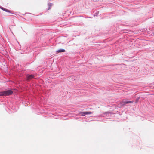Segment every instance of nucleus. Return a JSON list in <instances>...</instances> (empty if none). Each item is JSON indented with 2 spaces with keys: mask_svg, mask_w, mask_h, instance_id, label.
Returning a JSON list of instances; mask_svg holds the SVG:
<instances>
[{
  "mask_svg": "<svg viewBox=\"0 0 154 154\" xmlns=\"http://www.w3.org/2000/svg\"><path fill=\"white\" fill-rule=\"evenodd\" d=\"M139 97H137L136 99V103H137V101H138V100H139Z\"/></svg>",
  "mask_w": 154,
  "mask_h": 154,
  "instance_id": "12",
  "label": "nucleus"
},
{
  "mask_svg": "<svg viewBox=\"0 0 154 154\" xmlns=\"http://www.w3.org/2000/svg\"><path fill=\"white\" fill-rule=\"evenodd\" d=\"M66 51L65 50L63 49H60L57 50L56 51L57 53H62Z\"/></svg>",
  "mask_w": 154,
  "mask_h": 154,
  "instance_id": "4",
  "label": "nucleus"
},
{
  "mask_svg": "<svg viewBox=\"0 0 154 154\" xmlns=\"http://www.w3.org/2000/svg\"><path fill=\"white\" fill-rule=\"evenodd\" d=\"M103 114H104V115H106L107 114H109V113H108V112H103Z\"/></svg>",
  "mask_w": 154,
  "mask_h": 154,
  "instance_id": "10",
  "label": "nucleus"
},
{
  "mask_svg": "<svg viewBox=\"0 0 154 154\" xmlns=\"http://www.w3.org/2000/svg\"><path fill=\"white\" fill-rule=\"evenodd\" d=\"M51 3H49L48 4V7L47 9V10H49L51 8Z\"/></svg>",
  "mask_w": 154,
  "mask_h": 154,
  "instance_id": "7",
  "label": "nucleus"
},
{
  "mask_svg": "<svg viewBox=\"0 0 154 154\" xmlns=\"http://www.w3.org/2000/svg\"><path fill=\"white\" fill-rule=\"evenodd\" d=\"M13 92L12 89L3 90L0 92V96H8L12 95Z\"/></svg>",
  "mask_w": 154,
  "mask_h": 154,
  "instance_id": "1",
  "label": "nucleus"
},
{
  "mask_svg": "<svg viewBox=\"0 0 154 154\" xmlns=\"http://www.w3.org/2000/svg\"><path fill=\"white\" fill-rule=\"evenodd\" d=\"M0 8L2 10H3V8H3V7H2V6H0Z\"/></svg>",
  "mask_w": 154,
  "mask_h": 154,
  "instance_id": "13",
  "label": "nucleus"
},
{
  "mask_svg": "<svg viewBox=\"0 0 154 154\" xmlns=\"http://www.w3.org/2000/svg\"><path fill=\"white\" fill-rule=\"evenodd\" d=\"M79 114L80 116H84L86 115L85 111L79 112Z\"/></svg>",
  "mask_w": 154,
  "mask_h": 154,
  "instance_id": "5",
  "label": "nucleus"
},
{
  "mask_svg": "<svg viewBox=\"0 0 154 154\" xmlns=\"http://www.w3.org/2000/svg\"><path fill=\"white\" fill-rule=\"evenodd\" d=\"M133 102V101L124 100L122 101L120 103V105L121 106H123L125 104H128L129 103H132Z\"/></svg>",
  "mask_w": 154,
  "mask_h": 154,
  "instance_id": "3",
  "label": "nucleus"
},
{
  "mask_svg": "<svg viewBox=\"0 0 154 154\" xmlns=\"http://www.w3.org/2000/svg\"><path fill=\"white\" fill-rule=\"evenodd\" d=\"M85 112H86V115L91 114L92 113V112L91 111H85Z\"/></svg>",
  "mask_w": 154,
  "mask_h": 154,
  "instance_id": "8",
  "label": "nucleus"
},
{
  "mask_svg": "<svg viewBox=\"0 0 154 154\" xmlns=\"http://www.w3.org/2000/svg\"><path fill=\"white\" fill-rule=\"evenodd\" d=\"M35 76L32 74H27L25 78V80L27 82H29L32 79H34Z\"/></svg>",
  "mask_w": 154,
  "mask_h": 154,
  "instance_id": "2",
  "label": "nucleus"
},
{
  "mask_svg": "<svg viewBox=\"0 0 154 154\" xmlns=\"http://www.w3.org/2000/svg\"><path fill=\"white\" fill-rule=\"evenodd\" d=\"M3 11H5V12H9V13H11V14H13V13H12L9 10L6 9V8H3Z\"/></svg>",
  "mask_w": 154,
  "mask_h": 154,
  "instance_id": "6",
  "label": "nucleus"
},
{
  "mask_svg": "<svg viewBox=\"0 0 154 154\" xmlns=\"http://www.w3.org/2000/svg\"><path fill=\"white\" fill-rule=\"evenodd\" d=\"M21 14L22 15H25L26 14H32L30 13H25V14Z\"/></svg>",
  "mask_w": 154,
  "mask_h": 154,
  "instance_id": "11",
  "label": "nucleus"
},
{
  "mask_svg": "<svg viewBox=\"0 0 154 154\" xmlns=\"http://www.w3.org/2000/svg\"><path fill=\"white\" fill-rule=\"evenodd\" d=\"M0 8L2 10H3V8H3V7H2V6H0Z\"/></svg>",
  "mask_w": 154,
  "mask_h": 154,
  "instance_id": "14",
  "label": "nucleus"
},
{
  "mask_svg": "<svg viewBox=\"0 0 154 154\" xmlns=\"http://www.w3.org/2000/svg\"><path fill=\"white\" fill-rule=\"evenodd\" d=\"M99 11L97 12L94 15V17L95 16H97L99 14Z\"/></svg>",
  "mask_w": 154,
  "mask_h": 154,
  "instance_id": "9",
  "label": "nucleus"
}]
</instances>
